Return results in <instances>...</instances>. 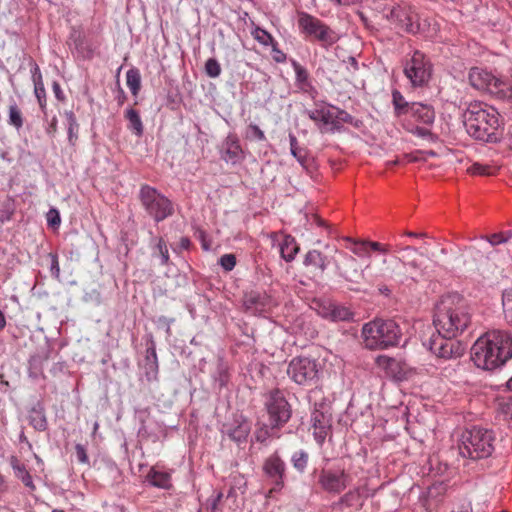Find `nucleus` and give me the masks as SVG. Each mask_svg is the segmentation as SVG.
Here are the masks:
<instances>
[{"instance_id": "obj_44", "label": "nucleus", "mask_w": 512, "mask_h": 512, "mask_svg": "<svg viewBox=\"0 0 512 512\" xmlns=\"http://www.w3.org/2000/svg\"><path fill=\"white\" fill-rule=\"evenodd\" d=\"M337 110L336 118L339 119L342 123H348L355 128H360L363 125V121L360 119L354 118L351 114L346 112L343 109L338 107H334Z\"/></svg>"}, {"instance_id": "obj_57", "label": "nucleus", "mask_w": 512, "mask_h": 512, "mask_svg": "<svg viewBox=\"0 0 512 512\" xmlns=\"http://www.w3.org/2000/svg\"><path fill=\"white\" fill-rule=\"evenodd\" d=\"M48 256L50 258L51 275L58 279L59 275H60V266H59L58 255L56 253H49Z\"/></svg>"}, {"instance_id": "obj_41", "label": "nucleus", "mask_w": 512, "mask_h": 512, "mask_svg": "<svg viewBox=\"0 0 512 512\" xmlns=\"http://www.w3.org/2000/svg\"><path fill=\"white\" fill-rule=\"evenodd\" d=\"M498 170L499 167L496 165L481 164L478 162L473 163L470 167L467 168L468 173L480 176H492L495 175Z\"/></svg>"}, {"instance_id": "obj_51", "label": "nucleus", "mask_w": 512, "mask_h": 512, "mask_svg": "<svg viewBox=\"0 0 512 512\" xmlns=\"http://www.w3.org/2000/svg\"><path fill=\"white\" fill-rule=\"evenodd\" d=\"M219 264L225 271H231L236 265V257L234 254H224L220 257Z\"/></svg>"}, {"instance_id": "obj_36", "label": "nucleus", "mask_w": 512, "mask_h": 512, "mask_svg": "<svg viewBox=\"0 0 512 512\" xmlns=\"http://www.w3.org/2000/svg\"><path fill=\"white\" fill-rule=\"evenodd\" d=\"M329 316L331 321L338 322L353 320L354 314L345 306L330 303Z\"/></svg>"}, {"instance_id": "obj_35", "label": "nucleus", "mask_w": 512, "mask_h": 512, "mask_svg": "<svg viewBox=\"0 0 512 512\" xmlns=\"http://www.w3.org/2000/svg\"><path fill=\"white\" fill-rule=\"evenodd\" d=\"M304 265L306 266H315L319 268L321 271H325L327 268L328 262L327 257L324 256L320 251L318 250H310L307 252L305 259H304Z\"/></svg>"}, {"instance_id": "obj_11", "label": "nucleus", "mask_w": 512, "mask_h": 512, "mask_svg": "<svg viewBox=\"0 0 512 512\" xmlns=\"http://www.w3.org/2000/svg\"><path fill=\"white\" fill-rule=\"evenodd\" d=\"M385 17L399 31L412 35L420 32L419 16L407 3L392 5Z\"/></svg>"}, {"instance_id": "obj_5", "label": "nucleus", "mask_w": 512, "mask_h": 512, "mask_svg": "<svg viewBox=\"0 0 512 512\" xmlns=\"http://www.w3.org/2000/svg\"><path fill=\"white\" fill-rule=\"evenodd\" d=\"M495 433L493 430L474 426L462 433L459 453L471 460L486 459L495 450Z\"/></svg>"}, {"instance_id": "obj_63", "label": "nucleus", "mask_w": 512, "mask_h": 512, "mask_svg": "<svg viewBox=\"0 0 512 512\" xmlns=\"http://www.w3.org/2000/svg\"><path fill=\"white\" fill-rule=\"evenodd\" d=\"M47 359L48 355H45L43 357L40 355H34L29 360L30 367L39 370L41 368L42 362Z\"/></svg>"}, {"instance_id": "obj_20", "label": "nucleus", "mask_w": 512, "mask_h": 512, "mask_svg": "<svg viewBox=\"0 0 512 512\" xmlns=\"http://www.w3.org/2000/svg\"><path fill=\"white\" fill-rule=\"evenodd\" d=\"M159 365L156 353V343L152 335L146 342V351L144 357V373L148 382L157 380Z\"/></svg>"}, {"instance_id": "obj_24", "label": "nucleus", "mask_w": 512, "mask_h": 512, "mask_svg": "<svg viewBox=\"0 0 512 512\" xmlns=\"http://www.w3.org/2000/svg\"><path fill=\"white\" fill-rule=\"evenodd\" d=\"M376 364L397 379H402L406 373L404 364L401 361L386 355L378 356Z\"/></svg>"}, {"instance_id": "obj_40", "label": "nucleus", "mask_w": 512, "mask_h": 512, "mask_svg": "<svg viewBox=\"0 0 512 512\" xmlns=\"http://www.w3.org/2000/svg\"><path fill=\"white\" fill-rule=\"evenodd\" d=\"M392 102L396 116L409 114L411 103L407 102L404 96L398 90H393Z\"/></svg>"}, {"instance_id": "obj_48", "label": "nucleus", "mask_w": 512, "mask_h": 512, "mask_svg": "<svg viewBox=\"0 0 512 512\" xmlns=\"http://www.w3.org/2000/svg\"><path fill=\"white\" fill-rule=\"evenodd\" d=\"M246 137L250 138V139H255L257 141H265L266 140V136H265L264 132L260 129V127L258 125L253 124V123H251L248 126Z\"/></svg>"}, {"instance_id": "obj_58", "label": "nucleus", "mask_w": 512, "mask_h": 512, "mask_svg": "<svg viewBox=\"0 0 512 512\" xmlns=\"http://www.w3.org/2000/svg\"><path fill=\"white\" fill-rule=\"evenodd\" d=\"M175 321L174 318H168L166 316H160L156 320L157 326L165 330L168 336L171 335V324Z\"/></svg>"}, {"instance_id": "obj_50", "label": "nucleus", "mask_w": 512, "mask_h": 512, "mask_svg": "<svg viewBox=\"0 0 512 512\" xmlns=\"http://www.w3.org/2000/svg\"><path fill=\"white\" fill-rule=\"evenodd\" d=\"M156 248L157 250L159 251V254H160V257H161V264L162 265H167L169 263V251H168V248H167V244L165 242V240L160 237L158 239V242L156 244Z\"/></svg>"}, {"instance_id": "obj_42", "label": "nucleus", "mask_w": 512, "mask_h": 512, "mask_svg": "<svg viewBox=\"0 0 512 512\" xmlns=\"http://www.w3.org/2000/svg\"><path fill=\"white\" fill-rule=\"evenodd\" d=\"M126 82L132 95L137 96L141 89V76L137 68H131L127 71Z\"/></svg>"}, {"instance_id": "obj_55", "label": "nucleus", "mask_w": 512, "mask_h": 512, "mask_svg": "<svg viewBox=\"0 0 512 512\" xmlns=\"http://www.w3.org/2000/svg\"><path fill=\"white\" fill-rule=\"evenodd\" d=\"M75 454L79 463L81 464H89V457L87 454V449L83 444L77 443L75 445Z\"/></svg>"}, {"instance_id": "obj_14", "label": "nucleus", "mask_w": 512, "mask_h": 512, "mask_svg": "<svg viewBox=\"0 0 512 512\" xmlns=\"http://www.w3.org/2000/svg\"><path fill=\"white\" fill-rule=\"evenodd\" d=\"M351 476L345 469H321L318 477L320 488L333 495L341 494L350 484Z\"/></svg>"}, {"instance_id": "obj_59", "label": "nucleus", "mask_w": 512, "mask_h": 512, "mask_svg": "<svg viewBox=\"0 0 512 512\" xmlns=\"http://www.w3.org/2000/svg\"><path fill=\"white\" fill-rule=\"evenodd\" d=\"M481 239H485L490 247L505 243L504 233L501 232L494 233L491 236H482Z\"/></svg>"}, {"instance_id": "obj_45", "label": "nucleus", "mask_w": 512, "mask_h": 512, "mask_svg": "<svg viewBox=\"0 0 512 512\" xmlns=\"http://www.w3.org/2000/svg\"><path fill=\"white\" fill-rule=\"evenodd\" d=\"M253 36L260 44L264 46L272 45L275 42L272 35L260 27H257L254 30Z\"/></svg>"}, {"instance_id": "obj_28", "label": "nucleus", "mask_w": 512, "mask_h": 512, "mask_svg": "<svg viewBox=\"0 0 512 512\" xmlns=\"http://www.w3.org/2000/svg\"><path fill=\"white\" fill-rule=\"evenodd\" d=\"M212 378L214 383L218 385L219 389L227 386L230 381L229 365L223 357H218L215 371Z\"/></svg>"}, {"instance_id": "obj_32", "label": "nucleus", "mask_w": 512, "mask_h": 512, "mask_svg": "<svg viewBox=\"0 0 512 512\" xmlns=\"http://www.w3.org/2000/svg\"><path fill=\"white\" fill-rule=\"evenodd\" d=\"M124 116L129 122L128 129H130L137 137H141L144 133V126L139 112L130 107L125 111Z\"/></svg>"}, {"instance_id": "obj_4", "label": "nucleus", "mask_w": 512, "mask_h": 512, "mask_svg": "<svg viewBox=\"0 0 512 512\" xmlns=\"http://www.w3.org/2000/svg\"><path fill=\"white\" fill-rule=\"evenodd\" d=\"M362 337L366 348L385 350L400 343L402 330L392 319L376 318L363 325Z\"/></svg>"}, {"instance_id": "obj_54", "label": "nucleus", "mask_w": 512, "mask_h": 512, "mask_svg": "<svg viewBox=\"0 0 512 512\" xmlns=\"http://www.w3.org/2000/svg\"><path fill=\"white\" fill-rule=\"evenodd\" d=\"M499 410L504 416L512 418V397L502 398L499 401Z\"/></svg>"}, {"instance_id": "obj_33", "label": "nucleus", "mask_w": 512, "mask_h": 512, "mask_svg": "<svg viewBox=\"0 0 512 512\" xmlns=\"http://www.w3.org/2000/svg\"><path fill=\"white\" fill-rule=\"evenodd\" d=\"M71 44L83 58H91L93 50L88 46L85 36L81 32L74 31L70 36Z\"/></svg>"}, {"instance_id": "obj_53", "label": "nucleus", "mask_w": 512, "mask_h": 512, "mask_svg": "<svg viewBox=\"0 0 512 512\" xmlns=\"http://www.w3.org/2000/svg\"><path fill=\"white\" fill-rule=\"evenodd\" d=\"M270 425H263L258 428L254 433V438L256 442L265 443L267 439L270 437Z\"/></svg>"}, {"instance_id": "obj_7", "label": "nucleus", "mask_w": 512, "mask_h": 512, "mask_svg": "<svg viewBox=\"0 0 512 512\" xmlns=\"http://www.w3.org/2000/svg\"><path fill=\"white\" fill-rule=\"evenodd\" d=\"M263 398L270 428L272 430L281 429L292 416V406L288 402L284 391L276 387L264 393Z\"/></svg>"}, {"instance_id": "obj_60", "label": "nucleus", "mask_w": 512, "mask_h": 512, "mask_svg": "<svg viewBox=\"0 0 512 512\" xmlns=\"http://www.w3.org/2000/svg\"><path fill=\"white\" fill-rule=\"evenodd\" d=\"M272 57L277 63H283L286 60V54L278 48V44L275 41L272 45Z\"/></svg>"}, {"instance_id": "obj_19", "label": "nucleus", "mask_w": 512, "mask_h": 512, "mask_svg": "<svg viewBox=\"0 0 512 512\" xmlns=\"http://www.w3.org/2000/svg\"><path fill=\"white\" fill-rule=\"evenodd\" d=\"M221 158L233 165L240 163L244 160L245 155L241 147L238 136L234 133H229L222 143Z\"/></svg>"}, {"instance_id": "obj_43", "label": "nucleus", "mask_w": 512, "mask_h": 512, "mask_svg": "<svg viewBox=\"0 0 512 512\" xmlns=\"http://www.w3.org/2000/svg\"><path fill=\"white\" fill-rule=\"evenodd\" d=\"M502 305L505 319L510 325H512V288L503 292Z\"/></svg>"}, {"instance_id": "obj_15", "label": "nucleus", "mask_w": 512, "mask_h": 512, "mask_svg": "<svg viewBox=\"0 0 512 512\" xmlns=\"http://www.w3.org/2000/svg\"><path fill=\"white\" fill-rule=\"evenodd\" d=\"M242 302L245 311L252 315L268 313L279 304L272 294L261 290L245 291Z\"/></svg>"}, {"instance_id": "obj_64", "label": "nucleus", "mask_w": 512, "mask_h": 512, "mask_svg": "<svg viewBox=\"0 0 512 512\" xmlns=\"http://www.w3.org/2000/svg\"><path fill=\"white\" fill-rule=\"evenodd\" d=\"M415 134H417L419 137L428 138L431 140H434L435 138L434 134L429 129L424 127H416Z\"/></svg>"}, {"instance_id": "obj_49", "label": "nucleus", "mask_w": 512, "mask_h": 512, "mask_svg": "<svg viewBox=\"0 0 512 512\" xmlns=\"http://www.w3.org/2000/svg\"><path fill=\"white\" fill-rule=\"evenodd\" d=\"M47 224L49 227L57 229L60 226V213L56 208H51L46 214Z\"/></svg>"}, {"instance_id": "obj_10", "label": "nucleus", "mask_w": 512, "mask_h": 512, "mask_svg": "<svg viewBox=\"0 0 512 512\" xmlns=\"http://www.w3.org/2000/svg\"><path fill=\"white\" fill-rule=\"evenodd\" d=\"M403 72L412 87H425L432 77L433 64L422 51L414 50L411 57L406 60Z\"/></svg>"}, {"instance_id": "obj_52", "label": "nucleus", "mask_w": 512, "mask_h": 512, "mask_svg": "<svg viewBox=\"0 0 512 512\" xmlns=\"http://www.w3.org/2000/svg\"><path fill=\"white\" fill-rule=\"evenodd\" d=\"M354 488L356 489V491L359 492V494H360L359 498L363 504H364L365 500H367L368 498L374 497V495L376 494V490L369 488L367 484L359 485Z\"/></svg>"}, {"instance_id": "obj_2", "label": "nucleus", "mask_w": 512, "mask_h": 512, "mask_svg": "<svg viewBox=\"0 0 512 512\" xmlns=\"http://www.w3.org/2000/svg\"><path fill=\"white\" fill-rule=\"evenodd\" d=\"M471 323V313L465 299L457 293H449L436 303L433 324L438 333L458 336Z\"/></svg>"}, {"instance_id": "obj_39", "label": "nucleus", "mask_w": 512, "mask_h": 512, "mask_svg": "<svg viewBox=\"0 0 512 512\" xmlns=\"http://www.w3.org/2000/svg\"><path fill=\"white\" fill-rule=\"evenodd\" d=\"M330 110L326 108L313 109V110H305L304 114L312 121H314L318 126H328Z\"/></svg>"}, {"instance_id": "obj_26", "label": "nucleus", "mask_w": 512, "mask_h": 512, "mask_svg": "<svg viewBox=\"0 0 512 512\" xmlns=\"http://www.w3.org/2000/svg\"><path fill=\"white\" fill-rule=\"evenodd\" d=\"M292 67L295 72L296 86L303 92L315 91L312 82L310 81L309 73L305 67L299 64L296 60L291 61Z\"/></svg>"}, {"instance_id": "obj_13", "label": "nucleus", "mask_w": 512, "mask_h": 512, "mask_svg": "<svg viewBox=\"0 0 512 512\" xmlns=\"http://www.w3.org/2000/svg\"><path fill=\"white\" fill-rule=\"evenodd\" d=\"M468 78L472 87L492 94L505 95L504 91L509 85L507 82L496 77L490 71L480 67L471 68Z\"/></svg>"}, {"instance_id": "obj_9", "label": "nucleus", "mask_w": 512, "mask_h": 512, "mask_svg": "<svg viewBox=\"0 0 512 512\" xmlns=\"http://www.w3.org/2000/svg\"><path fill=\"white\" fill-rule=\"evenodd\" d=\"M288 377L300 386H316L320 379V364L306 356L294 357L287 367Z\"/></svg>"}, {"instance_id": "obj_56", "label": "nucleus", "mask_w": 512, "mask_h": 512, "mask_svg": "<svg viewBox=\"0 0 512 512\" xmlns=\"http://www.w3.org/2000/svg\"><path fill=\"white\" fill-rule=\"evenodd\" d=\"M354 244V247L351 248V251L359 256V257H364V256H369V251H368V243H366V241H362V242H353Z\"/></svg>"}, {"instance_id": "obj_27", "label": "nucleus", "mask_w": 512, "mask_h": 512, "mask_svg": "<svg viewBox=\"0 0 512 512\" xmlns=\"http://www.w3.org/2000/svg\"><path fill=\"white\" fill-rule=\"evenodd\" d=\"M359 492L355 488L348 490L344 493L337 501L333 502L332 508L337 511H343L344 508H350L354 506H363L362 501L359 498Z\"/></svg>"}, {"instance_id": "obj_25", "label": "nucleus", "mask_w": 512, "mask_h": 512, "mask_svg": "<svg viewBox=\"0 0 512 512\" xmlns=\"http://www.w3.org/2000/svg\"><path fill=\"white\" fill-rule=\"evenodd\" d=\"M9 463L14 471L15 477L24 484L29 490L34 491L36 486L33 482V478L30 472L27 470L26 466L19 461V459L12 455L9 458Z\"/></svg>"}, {"instance_id": "obj_6", "label": "nucleus", "mask_w": 512, "mask_h": 512, "mask_svg": "<svg viewBox=\"0 0 512 512\" xmlns=\"http://www.w3.org/2000/svg\"><path fill=\"white\" fill-rule=\"evenodd\" d=\"M138 199L145 213L156 223H160L174 214L173 202L157 188L148 184L141 185Z\"/></svg>"}, {"instance_id": "obj_61", "label": "nucleus", "mask_w": 512, "mask_h": 512, "mask_svg": "<svg viewBox=\"0 0 512 512\" xmlns=\"http://www.w3.org/2000/svg\"><path fill=\"white\" fill-rule=\"evenodd\" d=\"M289 143H290V152H291L292 156H294L295 154H298L299 152L304 150V148H300L298 146V140L293 133L289 134Z\"/></svg>"}, {"instance_id": "obj_30", "label": "nucleus", "mask_w": 512, "mask_h": 512, "mask_svg": "<svg viewBox=\"0 0 512 512\" xmlns=\"http://www.w3.org/2000/svg\"><path fill=\"white\" fill-rule=\"evenodd\" d=\"M147 479L154 487L161 489H170L172 487L171 476L167 472L151 469L147 474Z\"/></svg>"}, {"instance_id": "obj_1", "label": "nucleus", "mask_w": 512, "mask_h": 512, "mask_svg": "<svg viewBox=\"0 0 512 512\" xmlns=\"http://www.w3.org/2000/svg\"><path fill=\"white\" fill-rule=\"evenodd\" d=\"M512 358V334L493 330L479 337L471 347V360L483 370H494Z\"/></svg>"}, {"instance_id": "obj_37", "label": "nucleus", "mask_w": 512, "mask_h": 512, "mask_svg": "<svg viewBox=\"0 0 512 512\" xmlns=\"http://www.w3.org/2000/svg\"><path fill=\"white\" fill-rule=\"evenodd\" d=\"M64 115L67 120L68 141L74 146L78 140L79 124L73 111H65Z\"/></svg>"}, {"instance_id": "obj_62", "label": "nucleus", "mask_w": 512, "mask_h": 512, "mask_svg": "<svg viewBox=\"0 0 512 512\" xmlns=\"http://www.w3.org/2000/svg\"><path fill=\"white\" fill-rule=\"evenodd\" d=\"M52 90H53V93L55 95V98L60 101V102H64L66 100V96L61 88V85L59 84V82L57 81H54L52 83Z\"/></svg>"}, {"instance_id": "obj_8", "label": "nucleus", "mask_w": 512, "mask_h": 512, "mask_svg": "<svg viewBox=\"0 0 512 512\" xmlns=\"http://www.w3.org/2000/svg\"><path fill=\"white\" fill-rule=\"evenodd\" d=\"M297 24L306 38L320 42L324 48L331 47L339 40V35L333 29L307 12H298Z\"/></svg>"}, {"instance_id": "obj_46", "label": "nucleus", "mask_w": 512, "mask_h": 512, "mask_svg": "<svg viewBox=\"0 0 512 512\" xmlns=\"http://www.w3.org/2000/svg\"><path fill=\"white\" fill-rule=\"evenodd\" d=\"M328 126H320L319 129L321 133L330 132V133H336L341 132L343 130L342 122L336 118V115L333 117L332 113L330 112Z\"/></svg>"}, {"instance_id": "obj_18", "label": "nucleus", "mask_w": 512, "mask_h": 512, "mask_svg": "<svg viewBox=\"0 0 512 512\" xmlns=\"http://www.w3.org/2000/svg\"><path fill=\"white\" fill-rule=\"evenodd\" d=\"M311 426L313 428V437L319 446H322L331 433L332 417L319 409H314L311 414Z\"/></svg>"}, {"instance_id": "obj_47", "label": "nucleus", "mask_w": 512, "mask_h": 512, "mask_svg": "<svg viewBox=\"0 0 512 512\" xmlns=\"http://www.w3.org/2000/svg\"><path fill=\"white\" fill-rule=\"evenodd\" d=\"M205 72L211 78H217L221 74V66L217 59L209 58L206 61Z\"/></svg>"}, {"instance_id": "obj_3", "label": "nucleus", "mask_w": 512, "mask_h": 512, "mask_svg": "<svg viewBox=\"0 0 512 512\" xmlns=\"http://www.w3.org/2000/svg\"><path fill=\"white\" fill-rule=\"evenodd\" d=\"M499 116L494 107L479 101L469 103L462 115L467 133L486 143H496L501 138Z\"/></svg>"}, {"instance_id": "obj_31", "label": "nucleus", "mask_w": 512, "mask_h": 512, "mask_svg": "<svg viewBox=\"0 0 512 512\" xmlns=\"http://www.w3.org/2000/svg\"><path fill=\"white\" fill-rule=\"evenodd\" d=\"M293 157L297 159V161L302 166L303 170L307 173V175H309L311 178H313L316 175L318 171V165L314 157L309 155L306 149L299 152L298 154H295Z\"/></svg>"}, {"instance_id": "obj_38", "label": "nucleus", "mask_w": 512, "mask_h": 512, "mask_svg": "<svg viewBox=\"0 0 512 512\" xmlns=\"http://www.w3.org/2000/svg\"><path fill=\"white\" fill-rule=\"evenodd\" d=\"M290 462L297 472L303 474L308 466L309 454L305 450H297L291 455Z\"/></svg>"}, {"instance_id": "obj_23", "label": "nucleus", "mask_w": 512, "mask_h": 512, "mask_svg": "<svg viewBox=\"0 0 512 512\" xmlns=\"http://www.w3.org/2000/svg\"><path fill=\"white\" fill-rule=\"evenodd\" d=\"M409 114L425 125H431L435 120V110L428 104L419 102L411 103Z\"/></svg>"}, {"instance_id": "obj_21", "label": "nucleus", "mask_w": 512, "mask_h": 512, "mask_svg": "<svg viewBox=\"0 0 512 512\" xmlns=\"http://www.w3.org/2000/svg\"><path fill=\"white\" fill-rule=\"evenodd\" d=\"M31 78L34 84V94L38 101L39 107L44 115L47 114V96L44 87L43 77L38 64L31 60Z\"/></svg>"}, {"instance_id": "obj_22", "label": "nucleus", "mask_w": 512, "mask_h": 512, "mask_svg": "<svg viewBox=\"0 0 512 512\" xmlns=\"http://www.w3.org/2000/svg\"><path fill=\"white\" fill-rule=\"evenodd\" d=\"M29 424L36 430L43 432L48 428L45 408L41 402H36L28 411Z\"/></svg>"}, {"instance_id": "obj_34", "label": "nucleus", "mask_w": 512, "mask_h": 512, "mask_svg": "<svg viewBox=\"0 0 512 512\" xmlns=\"http://www.w3.org/2000/svg\"><path fill=\"white\" fill-rule=\"evenodd\" d=\"M8 124L16 130H20L24 124V117L21 108L15 100H12L8 106Z\"/></svg>"}, {"instance_id": "obj_29", "label": "nucleus", "mask_w": 512, "mask_h": 512, "mask_svg": "<svg viewBox=\"0 0 512 512\" xmlns=\"http://www.w3.org/2000/svg\"><path fill=\"white\" fill-rule=\"evenodd\" d=\"M298 251H299V246L296 243L295 239L290 235H286L283 238L282 242L280 243L281 257L285 261L291 262L292 260H294Z\"/></svg>"}, {"instance_id": "obj_12", "label": "nucleus", "mask_w": 512, "mask_h": 512, "mask_svg": "<svg viewBox=\"0 0 512 512\" xmlns=\"http://www.w3.org/2000/svg\"><path fill=\"white\" fill-rule=\"evenodd\" d=\"M456 337L437 332L429 338L426 345L438 358L445 360L456 359L461 357L466 350V345L456 340Z\"/></svg>"}, {"instance_id": "obj_17", "label": "nucleus", "mask_w": 512, "mask_h": 512, "mask_svg": "<svg viewBox=\"0 0 512 512\" xmlns=\"http://www.w3.org/2000/svg\"><path fill=\"white\" fill-rule=\"evenodd\" d=\"M251 431L249 421L243 415H237L231 423H224L221 432L237 444L245 443Z\"/></svg>"}, {"instance_id": "obj_16", "label": "nucleus", "mask_w": 512, "mask_h": 512, "mask_svg": "<svg viewBox=\"0 0 512 512\" xmlns=\"http://www.w3.org/2000/svg\"><path fill=\"white\" fill-rule=\"evenodd\" d=\"M263 471L273 485L272 491H280L285 485L286 463L277 452L270 455L263 463Z\"/></svg>"}]
</instances>
